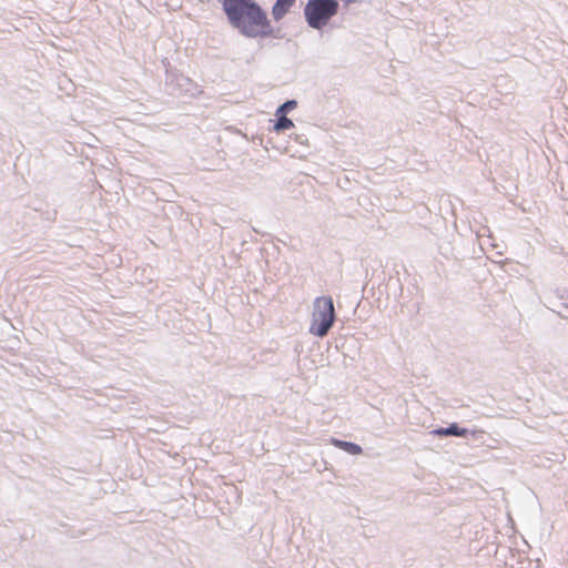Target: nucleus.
<instances>
[{
	"instance_id": "obj_5",
	"label": "nucleus",
	"mask_w": 568,
	"mask_h": 568,
	"mask_svg": "<svg viewBox=\"0 0 568 568\" xmlns=\"http://www.w3.org/2000/svg\"><path fill=\"white\" fill-rule=\"evenodd\" d=\"M436 437H460L468 438L471 436L475 440L483 438L485 434L481 429H469L462 427L458 423L454 422L448 424L446 427H436L430 432Z\"/></svg>"
},
{
	"instance_id": "obj_6",
	"label": "nucleus",
	"mask_w": 568,
	"mask_h": 568,
	"mask_svg": "<svg viewBox=\"0 0 568 568\" xmlns=\"http://www.w3.org/2000/svg\"><path fill=\"white\" fill-rule=\"evenodd\" d=\"M296 0H275L272 6V18L275 22L281 21L295 6Z\"/></svg>"
},
{
	"instance_id": "obj_7",
	"label": "nucleus",
	"mask_w": 568,
	"mask_h": 568,
	"mask_svg": "<svg viewBox=\"0 0 568 568\" xmlns=\"http://www.w3.org/2000/svg\"><path fill=\"white\" fill-rule=\"evenodd\" d=\"M331 443L334 447H336L352 456H357L363 453L362 446H359L358 444H356L354 442H348V440H344V439H339V438H332Z\"/></svg>"
},
{
	"instance_id": "obj_10",
	"label": "nucleus",
	"mask_w": 568,
	"mask_h": 568,
	"mask_svg": "<svg viewBox=\"0 0 568 568\" xmlns=\"http://www.w3.org/2000/svg\"><path fill=\"white\" fill-rule=\"evenodd\" d=\"M552 293L560 301H565L568 298V288L566 287H557L552 291Z\"/></svg>"
},
{
	"instance_id": "obj_12",
	"label": "nucleus",
	"mask_w": 568,
	"mask_h": 568,
	"mask_svg": "<svg viewBox=\"0 0 568 568\" xmlns=\"http://www.w3.org/2000/svg\"><path fill=\"white\" fill-rule=\"evenodd\" d=\"M561 306H562L564 308H568V303H561Z\"/></svg>"
},
{
	"instance_id": "obj_4",
	"label": "nucleus",
	"mask_w": 568,
	"mask_h": 568,
	"mask_svg": "<svg viewBox=\"0 0 568 568\" xmlns=\"http://www.w3.org/2000/svg\"><path fill=\"white\" fill-rule=\"evenodd\" d=\"M165 85L171 94H184L195 98L202 92L192 79L176 69H166Z\"/></svg>"
},
{
	"instance_id": "obj_2",
	"label": "nucleus",
	"mask_w": 568,
	"mask_h": 568,
	"mask_svg": "<svg viewBox=\"0 0 568 568\" xmlns=\"http://www.w3.org/2000/svg\"><path fill=\"white\" fill-rule=\"evenodd\" d=\"M341 4L338 0H307L303 13L307 26L322 31L338 13Z\"/></svg>"
},
{
	"instance_id": "obj_8",
	"label": "nucleus",
	"mask_w": 568,
	"mask_h": 568,
	"mask_svg": "<svg viewBox=\"0 0 568 568\" xmlns=\"http://www.w3.org/2000/svg\"><path fill=\"white\" fill-rule=\"evenodd\" d=\"M275 116H276V119L273 122V130L276 133L284 132L294 126V122L290 118L282 115V114H276V113H275Z\"/></svg>"
},
{
	"instance_id": "obj_3",
	"label": "nucleus",
	"mask_w": 568,
	"mask_h": 568,
	"mask_svg": "<svg viewBox=\"0 0 568 568\" xmlns=\"http://www.w3.org/2000/svg\"><path fill=\"white\" fill-rule=\"evenodd\" d=\"M336 321L333 297L321 296L314 301V311L310 333L317 337H325Z\"/></svg>"
},
{
	"instance_id": "obj_1",
	"label": "nucleus",
	"mask_w": 568,
	"mask_h": 568,
	"mask_svg": "<svg viewBox=\"0 0 568 568\" xmlns=\"http://www.w3.org/2000/svg\"><path fill=\"white\" fill-rule=\"evenodd\" d=\"M229 26L246 39H282L280 27H274L267 11L257 0H216Z\"/></svg>"
},
{
	"instance_id": "obj_11",
	"label": "nucleus",
	"mask_w": 568,
	"mask_h": 568,
	"mask_svg": "<svg viewBox=\"0 0 568 568\" xmlns=\"http://www.w3.org/2000/svg\"><path fill=\"white\" fill-rule=\"evenodd\" d=\"M364 0H338V3L342 2L343 7L347 9L349 6L354 3H362Z\"/></svg>"
},
{
	"instance_id": "obj_9",
	"label": "nucleus",
	"mask_w": 568,
	"mask_h": 568,
	"mask_svg": "<svg viewBox=\"0 0 568 568\" xmlns=\"http://www.w3.org/2000/svg\"><path fill=\"white\" fill-rule=\"evenodd\" d=\"M297 106V101L294 99H288L282 104H280L275 111L276 114L287 115L291 111H293Z\"/></svg>"
}]
</instances>
